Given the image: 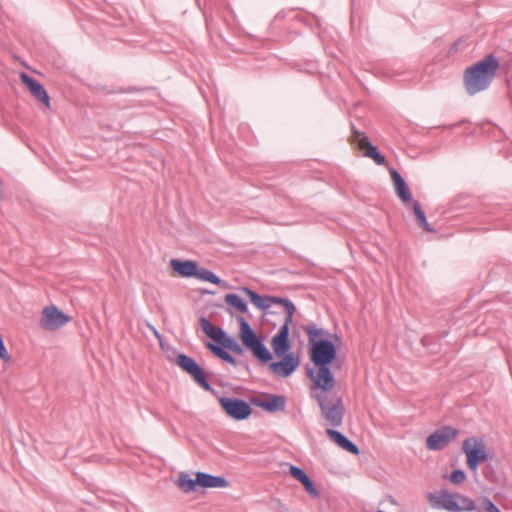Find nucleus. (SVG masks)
<instances>
[{"mask_svg": "<svg viewBox=\"0 0 512 512\" xmlns=\"http://www.w3.org/2000/svg\"><path fill=\"white\" fill-rule=\"evenodd\" d=\"M241 291L245 293L250 298L251 302L260 310L266 311L273 304H280L285 308L286 316L284 323L277 334L273 336L271 346L276 356L281 357L286 355V352L290 349L289 326L293 321V315L296 311L295 305L286 298L275 296L262 297L248 287H242Z\"/></svg>", "mask_w": 512, "mask_h": 512, "instance_id": "nucleus-1", "label": "nucleus"}, {"mask_svg": "<svg viewBox=\"0 0 512 512\" xmlns=\"http://www.w3.org/2000/svg\"><path fill=\"white\" fill-rule=\"evenodd\" d=\"M500 67L499 59L494 54H488L483 59L468 67L464 74L467 92L474 95L486 90L496 76Z\"/></svg>", "mask_w": 512, "mask_h": 512, "instance_id": "nucleus-2", "label": "nucleus"}, {"mask_svg": "<svg viewBox=\"0 0 512 512\" xmlns=\"http://www.w3.org/2000/svg\"><path fill=\"white\" fill-rule=\"evenodd\" d=\"M335 356L336 349L331 341L320 340L312 345L311 360L316 369H310L308 374L313 385L336 384L334 376L328 367V364L331 363Z\"/></svg>", "mask_w": 512, "mask_h": 512, "instance_id": "nucleus-3", "label": "nucleus"}, {"mask_svg": "<svg viewBox=\"0 0 512 512\" xmlns=\"http://www.w3.org/2000/svg\"><path fill=\"white\" fill-rule=\"evenodd\" d=\"M336 384L312 385L311 395L316 399L325 420L333 427L341 426L344 406L341 397L335 391Z\"/></svg>", "mask_w": 512, "mask_h": 512, "instance_id": "nucleus-4", "label": "nucleus"}, {"mask_svg": "<svg viewBox=\"0 0 512 512\" xmlns=\"http://www.w3.org/2000/svg\"><path fill=\"white\" fill-rule=\"evenodd\" d=\"M431 508L447 512H470L476 509L474 501L460 493H452L447 489L426 494Z\"/></svg>", "mask_w": 512, "mask_h": 512, "instance_id": "nucleus-5", "label": "nucleus"}, {"mask_svg": "<svg viewBox=\"0 0 512 512\" xmlns=\"http://www.w3.org/2000/svg\"><path fill=\"white\" fill-rule=\"evenodd\" d=\"M240 325L239 338L243 346L249 350L255 358L263 363H267L272 359V355L265 347L262 340L255 334L249 323L244 317H239Z\"/></svg>", "mask_w": 512, "mask_h": 512, "instance_id": "nucleus-6", "label": "nucleus"}, {"mask_svg": "<svg viewBox=\"0 0 512 512\" xmlns=\"http://www.w3.org/2000/svg\"><path fill=\"white\" fill-rule=\"evenodd\" d=\"M462 451L466 455L468 468L476 473L479 464L489 458L486 445L481 438L469 437L463 441Z\"/></svg>", "mask_w": 512, "mask_h": 512, "instance_id": "nucleus-7", "label": "nucleus"}, {"mask_svg": "<svg viewBox=\"0 0 512 512\" xmlns=\"http://www.w3.org/2000/svg\"><path fill=\"white\" fill-rule=\"evenodd\" d=\"M71 318L55 305L46 306L41 314L40 325L44 330L55 331L66 325Z\"/></svg>", "mask_w": 512, "mask_h": 512, "instance_id": "nucleus-8", "label": "nucleus"}, {"mask_svg": "<svg viewBox=\"0 0 512 512\" xmlns=\"http://www.w3.org/2000/svg\"><path fill=\"white\" fill-rule=\"evenodd\" d=\"M176 363L180 368L187 372L204 390L212 391V387L207 381L203 369L193 358L185 354H179L176 358Z\"/></svg>", "mask_w": 512, "mask_h": 512, "instance_id": "nucleus-9", "label": "nucleus"}, {"mask_svg": "<svg viewBox=\"0 0 512 512\" xmlns=\"http://www.w3.org/2000/svg\"><path fill=\"white\" fill-rule=\"evenodd\" d=\"M219 404L225 413L235 420H244L252 412L250 405L238 398L221 397L219 398Z\"/></svg>", "mask_w": 512, "mask_h": 512, "instance_id": "nucleus-10", "label": "nucleus"}, {"mask_svg": "<svg viewBox=\"0 0 512 512\" xmlns=\"http://www.w3.org/2000/svg\"><path fill=\"white\" fill-rule=\"evenodd\" d=\"M350 141L352 144L356 145L360 150L364 152L365 157L373 159L375 163L378 165L385 164V157L382 156L378 152L377 148L369 142L368 138L365 136L364 133L358 131L354 127H352Z\"/></svg>", "mask_w": 512, "mask_h": 512, "instance_id": "nucleus-11", "label": "nucleus"}, {"mask_svg": "<svg viewBox=\"0 0 512 512\" xmlns=\"http://www.w3.org/2000/svg\"><path fill=\"white\" fill-rule=\"evenodd\" d=\"M458 435V430L451 426H444L434 431L426 439L429 450L437 451L445 448Z\"/></svg>", "mask_w": 512, "mask_h": 512, "instance_id": "nucleus-12", "label": "nucleus"}, {"mask_svg": "<svg viewBox=\"0 0 512 512\" xmlns=\"http://www.w3.org/2000/svg\"><path fill=\"white\" fill-rule=\"evenodd\" d=\"M299 366V359L292 353L283 355V359L278 362H272L269 367L272 372L280 377H288Z\"/></svg>", "mask_w": 512, "mask_h": 512, "instance_id": "nucleus-13", "label": "nucleus"}, {"mask_svg": "<svg viewBox=\"0 0 512 512\" xmlns=\"http://www.w3.org/2000/svg\"><path fill=\"white\" fill-rule=\"evenodd\" d=\"M20 79L24 85L27 86L30 93L40 102H42L47 108L50 107V98L44 87L40 82L31 78L28 74L22 72Z\"/></svg>", "mask_w": 512, "mask_h": 512, "instance_id": "nucleus-14", "label": "nucleus"}, {"mask_svg": "<svg viewBox=\"0 0 512 512\" xmlns=\"http://www.w3.org/2000/svg\"><path fill=\"white\" fill-rule=\"evenodd\" d=\"M286 398L282 395H268L256 402V405L268 412H278L285 409Z\"/></svg>", "mask_w": 512, "mask_h": 512, "instance_id": "nucleus-15", "label": "nucleus"}, {"mask_svg": "<svg viewBox=\"0 0 512 512\" xmlns=\"http://www.w3.org/2000/svg\"><path fill=\"white\" fill-rule=\"evenodd\" d=\"M170 266L182 277H195V274L198 272V265L192 260L181 261L171 259Z\"/></svg>", "mask_w": 512, "mask_h": 512, "instance_id": "nucleus-16", "label": "nucleus"}, {"mask_svg": "<svg viewBox=\"0 0 512 512\" xmlns=\"http://www.w3.org/2000/svg\"><path fill=\"white\" fill-rule=\"evenodd\" d=\"M390 174L396 195L405 203L411 201L412 194L402 176L395 169H392Z\"/></svg>", "mask_w": 512, "mask_h": 512, "instance_id": "nucleus-17", "label": "nucleus"}, {"mask_svg": "<svg viewBox=\"0 0 512 512\" xmlns=\"http://www.w3.org/2000/svg\"><path fill=\"white\" fill-rule=\"evenodd\" d=\"M326 434L328 437L334 441L338 446L343 448L344 450L354 454H359V448L351 442L347 437H345L342 433L333 430V429H327Z\"/></svg>", "mask_w": 512, "mask_h": 512, "instance_id": "nucleus-18", "label": "nucleus"}, {"mask_svg": "<svg viewBox=\"0 0 512 512\" xmlns=\"http://www.w3.org/2000/svg\"><path fill=\"white\" fill-rule=\"evenodd\" d=\"M198 485L204 488H222L227 486V481L223 477L213 476L203 472L197 473Z\"/></svg>", "mask_w": 512, "mask_h": 512, "instance_id": "nucleus-19", "label": "nucleus"}, {"mask_svg": "<svg viewBox=\"0 0 512 512\" xmlns=\"http://www.w3.org/2000/svg\"><path fill=\"white\" fill-rule=\"evenodd\" d=\"M200 325L204 333L215 342L219 343L224 338L225 332L221 328L212 325L205 317L200 318Z\"/></svg>", "mask_w": 512, "mask_h": 512, "instance_id": "nucleus-20", "label": "nucleus"}, {"mask_svg": "<svg viewBox=\"0 0 512 512\" xmlns=\"http://www.w3.org/2000/svg\"><path fill=\"white\" fill-rule=\"evenodd\" d=\"M413 212H414V215H415L416 222H417L418 226H420L421 228H423L427 232H433V229L431 228V226L427 222L425 213H424L421 205L417 201H415L413 203Z\"/></svg>", "mask_w": 512, "mask_h": 512, "instance_id": "nucleus-21", "label": "nucleus"}, {"mask_svg": "<svg viewBox=\"0 0 512 512\" xmlns=\"http://www.w3.org/2000/svg\"><path fill=\"white\" fill-rule=\"evenodd\" d=\"M227 305L232 306L238 312L245 313L247 311V304L236 294H227L224 297Z\"/></svg>", "mask_w": 512, "mask_h": 512, "instance_id": "nucleus-22", "label": "nucleus"}, {"mask_svg": "<svg viewBox=\"0 0 512 512\" xmlns=\"http://www.w3.org/2000/svg\"><path fill=\"white\" fill-rule=\"evenodd\" d=\"M195 278L216 285H221L223 283L218 276H216L213 272L205 268H198V272L195 274Z\"/></svg>", "mask_w": 512, "mask_h": 512, "instance_id": "nucleus-23", "label": "nucleus"}, {"mask_svg": "<svg viewBox=\"0 0 512 512\" xmlns=\"http://www.w3.org/2000/svg\"><path fill=\"white\" fill-rule=\"evenodd\" d=\"M178 486L184 492H191V491H195L196 486H199V485L197 482V478L192 479L189 477L188 474H181L178 479Z\"/></svg>", "mask_w": 512, "mask_h": 512, "instance_id": "nucleus-24", "label": "nucleus"}, {"mask_svg": "<svg viewBox=\"0 0 512 512\" xmlns=\"http://www.w3.org/2000/svg\"><path fill=\"white\" fill-rule=\"evenodd\" d=\"M208 349L222 359L225 362H228L232 365H236V361L233 356H231L227 351H225L222 347L214 345L212 343L207 344Z\"/></svg>", "mask_w": 512, "mask_h": 512, "instance_id": "nucleus-25", "label": "nucleus"}, {"mask_svg": "<svg viewBox=\"0 0 512 512\" xmlns=\"http://www.w3.org/2000/svg\"><path fill=\"white\" fill-rule=\"evenodd\" d=\"M222 347L231 350L232 352L236 354H242L243 349L242 347L231 337L224 335V338L221 339V342H219Z\"/></svg>", "mask_w": 512, "mask_h": 512, "instance_id": "nucleus-26", "label": "nucleus"}, {"mask_svg": "<svg viewBox=\"0 0 512 512\" xmlns=\"http://www.w3.org/2000/svg\"><path fill=\"white\" fill-rule=\"evenodd\" d=\"M304 332L309 337V342L313 345L316 343L315 339L324 335V331L318 328L316 325H306L303 327Z\"/></svg>", "mask_w": 512, "mask_h": 512, "instance_id": "nucleus-27", "label": "nucleus"}, {"mask_svg": "<svg viewBox=\"0 0 512 512\" xmlns=\"http://www.w3.org/2000/svg\"><path fill=\"white\" fill-rule=\"evenodd\" d=\"M475 510L478 512H501L487 497L481 499L479 508H476Z\"/></svg>", "mask_w": 512, "mask_h": 512, "instance_id": "nucleus-28", "label": "nucleus"}, {"mask_svg": "<svg viewBox=\"0 0 512 512\" xmlns=\"http://www.w3.org/2000/svg\"><path fill=\"white\" fill-rule=\"evenodd\" d=\"M449 480L452 484L460 485L466 480V474L463 470H460V469L454 470L449 475Z\"/></svg>", "mask_w": 512, "mask_h": 512, "instance_id": "nucleus-29", "label": "nucleus"}, {"mask_svg": "<svg viewBox=\"0 0 512 512\" xmlns=\"http://www.w3.org/2000/svg\"><path fill=\"white\" fill-rule=\"evenodd\" d=\"M289 473L292 477L297 479L300 483H302L308 477V475L301 468H298L293 465L290 466Z\"/></svg>", "mask_w": 512, "mask_h": 512, "instance_id": "nucleus-30", "label": "nucleus"}, {"mask_svg": "<svg viewBox=\"0 0 512 512\" xmlns=\"http://www.w3.org/2000/svg\"><path fill=\"white\" fill-rule=\"evenodd\" d=\"M305 491L313 498H317L319 496V491L314 487L312 480L307 477L302 483Z\"/></svg>", "mask_w": 512, "mask_h": 512, "instance_id": "nucleus-31", "label": "nucleus"}, {"mask_svg": "<svg viewBox=\"0 0 512 512\" xmlns=\"http://www.w3.org/2000/svg\"><path fill=\"white\" fill-rule=\"evenodd\" d=\"M0 359L4 360V361L10 360V356L8 354V351L4 345V342H3V339L1 336H0Z\"/></svg>", "mask_w": 512, "mask_h": 512, "instance_id": "nucleus-32", "label": "nucleus"}, {"mask_svg": "<svg viewBox=\"0 0 512 512\" xmlns=\"http://www.w3.org/2000/svg\"><path fill=\"white\" fill-rule=\"evenodd\" d=\"M461 41H462V40H461V39H459L456 43H454V45H453L452 49L457 50V46L461 43Z\"/></svg>", "mask_w": 512, "mask_h": 512, "instance_id": "nucleus-33", "label": "nucleus"}]
</instances>
